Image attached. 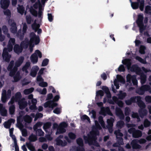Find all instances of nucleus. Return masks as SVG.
I'll return each instance as SVG.
<instances>
[{"mask_svg":"<svg viewBox=\"0 0 151 151\" xmlns=\"http://www.w3.org/2000/svg\"><path fill=\"white\" fill-rule=\"evenodd\" d=\"M87 140L89 145H93L97 147L100 146L97 140L96 135L94 132H90V134H88Z\"/></svg>","mask_w":151,"mask_h":151,"instance_id":"nucleus-1","label":"nucleus"},{"mask_svg":"<svg viewBox=\"0 0 151 151\" xmlns=\"http://www.w3.org/2000/svg\"><path fill=\"white\" fill-rule=\"evenodd\" d=\"M143 15L140 14L138 15L136 21V23L139 28V32L141 33H142L145 29V26H144L143 22Z\"/></svg>","mask_w":151,"mask_h":151,"instance_id":"nucleus-2","label":"nucleus"},{"mask_svg":"<svg viewBox=\"0 0 151 151\" xmlns=\"http://www.w3.org/2000/svg\"><path fill=\"white\" fill-rule=\"evenodd\" d=\"M41 58L42 57V54L41 52L39 50H35L34 53L32 54L31 57L30 59L31 62L33 64H35L37 63L38 60V57Z\"/></svg>","mask_w":151,"mask_h":151,"instance_id":"nucleus-3","label":"nucleus"},{"mask_svg":"<svg viewBox=\"0 0 151 151\" xmlns=\"http://www.w3.org/2000/svg\"><path fill=\"white\" fill-rule=\"evenodd\" d=\"M128 132L129 134H132L133 137L134 138L141 137L142 135V132L135 128H131L128 129Z\"/></svg>","mask_w":151,"mask_h":151,"instance_id":"nucleus-4","label":"nucleus"},{"mask_svg":"<svg viewBox=\"0 0 151 151\" xmlns=\"http://www.w3.org/2000/svg\"><path fill=\"white\" fill-rule=\"evenodd\" d=\"M30 41L31 43H34L37 45L40 42V40L38 35H37L34 32H31L29 35Z\"/></svg>","mask_w":151,"mask_h":151,"instance_id":"nucleus-5","label":"nucleus"},{"mask_svg":"<svg viewBox=\"0 0 151 151\" xmlns=\"http://www.w3.org/2000/svg\"><path fill=\"white\" fill-rule=\"evenodd\" d=\"M8 24L11 27L10 30L12 33H15L17 32V29L16 23L14 20L12 19H9L8 20Z\"/></svg>","mask_w":151,"mask_h":151,"instance_id":"nucleus-6","label":"nucleus"},{"mask_svg":"<svg viewBox=\"0 0 151 151\" xmlns=\"http://www.w3.org/2000/svg\"><path fill=\"white\" fill-rule=\"evenodd\" d=\"M14 61L13 60H12L7 68V70L10 71L9 76L11 77H13L17 72L14 70V67L13 68V67L14 66Z\"/></svg>","mask_w":151,"mask_h":151,"instance_id":"nucleus-7","label":"nucleus"},{"mask_svg":"<svg viewBox=\"0 0 151 151\" xmlns=\"http://www.w3.org/2000/svg\"><path fill=\"white\" fill-rule=\"evenodd\" d=\"M8 49L6 48H4L3 50V52L2 54V57L4 60L8 63L10 60V58L11 55L9 54Z\"/></svg>","mask_w":151,"mask_h":151,"instance_id":"nucleus-8","label":"nucleus"},{"mask_svg":"<svg viewBox=\"0 0 151 151\" xmlns=\"http://www.w3.org/2000/svg\"><path fill=\"white\" fill-rule=\"evenodd\" d=\"M24 58L23 56H20L18 60L16 61L15 63V65L14 67V70L15 71H17L18 70V68L23 63L24 60Z\"/></svg>","mask_w":151,"mask_h":151,"instance_id":"nucleus-9","label":"nucleus"},{"mask_svg":"<svg viewBox=\"0 0 151 151\" xmlns=\"http://www.w3.org/2000/svg\"><path fill=\"white\" fill-rule=\"evenodd\" d=\"M148 88L149 87L147 86V85H143L140 87L138 88L136 90V92L139 95H143L145 91H147Z\"/></svg>","mask_w":151,"mask_h":151,"instance_id":"nucleus-10","label":"nucleus"},{"mask_svg":"<svg viewBox=\"0 0 151 151\" xmlns=\"http://www.w3.org/2000/svg\"><path fill=\"white\" fill-rule=\"evenodd\" d=\"M10 4L9 0H1L0 1L1 6L4 10L6 9L9 7Z\"/></svg>","mask_w":151,"mask_h":151,"instance_id":"nucleus-11","label":"nucleus"},{"mask_svg":"<svg viewBox=\"0 0 151 151\" xmlns=\"http://www.w3.org/2000/svg\"><path fill=\"white\" fill-rule=\"evenodd\" d=\"M18 104L19 105V108L21 110L24 109L27 106V102L24 101V99L23 98L19 100L18 101Z\"/></svg>","mask_w":151,"mask_h":151,"instance_id":"nucleus-12","label":"nucleus"},{"mask_svg":"<svg viewBox=\"0 0 151 151\" xmlns=\"http://www.w3.org/2000/svg\"><path fill=\"white\" fill-rule=\"evenodd\" d=\"M138 142L136 139L133 140L131 142V145L133 149H139L141 148V146L137 144Z\"/></svg>","mask_w":151,"mask_h":151,"instance_id":"nucleus-13","label":"nucleus"},{"mask_svg":"<svg viewBox=\"0 0 151 151\" xmlns=\"http://www.w3.org/2000/svg\"><path fill=\"white\" fill-rule=\"evenodd\" d=\"M130 70L132 72H135L137 74H139L141 70L140 68L136 65H133L131 67Z\"/></svg>","mask_w":151,"mask_h":151,"instance_id":"nucleus-14","label":"nucleus"},{"mask_svg":"<svg viewBox=\"0 0 151 151\" xmlns=\"http://www.w3.org/2000/svg\"><path fill=\"white\" fill-rule=\"evenodd\" d=\"M142 97L139 96L138 97L137 101L136 102L137 104L140 107V109L145 108L146 107V105L145 103L142 100Z\"/></svg>","mask_w":151,"mask_h":151,"instance_id":"nucleus-15","label":"nucleus"},{"mask_svg":"<svg viewBox=\"0 0 151 151\" xmlns=\"http://www.w3.org/2000/svg\"><path fill=\"white\" fill-rule=\"evenodd\" d=\"M13 50L15 52L19 54L22 52L23 50V48L21 47L19 45L16 44L14 45Z\"/></svg>","mask_w":151,"mask_h":151,"instance_id":"nucleus-16","label":"nucleus"},{"mask_svg":"<svg viewBox=\"0 0 151 151\" xmlns=\"http://www.w3.org/2000/svg\"><path fill=\"white\" fill-rule=\"evenodd\" d=\"M114 122V120L112 117H111L110 119H108L107 120V127L109 130L112 129L113 126V123Z\"/></svg>","mask_w":151,"mask_h":151,"instance_id":"nucleus-17","label":"nucleus"},{"mask_svg":"<svg viewBox=\"0 0 151 151\" xmlns=\"http://www.w3.org/2000/svg\"><path fill=\"white\" fill-rule=\"evenodd\" d=\"M0 113L1 115L3 116H6L7 114V110L3 106V104H0Z\"/></svg>","mask_w":151,"mask_h":151,"instance_id":"nucleus-18","label":"nucleus"},{"mask_svg":"<svg viewBox=\"0 0 151 151\" xmlns=\"http://www.w3.org/2000/svg\"><path fill=\"white\" fill-rule=\"evenodd\" d=\"M116 115L119 116L120 119H124V115L120 108H118L116 109Z\"/></svg>","mask_w":151,"mask_h":151,"instance_id":"nucleus-19","label":"nucleus"},{"mask_svg":"<svg viewBox=\"0 0 151 151\" xmlns=\"http://www.w3.org/2000/svg\"><path fill=\"white\" fill-rule=\"evenodd\" d=\"M56 141L57 145L58 146L64 147L67 144V142L65 140L63 141L61 139H56Z\"/></svg>","mask_w":151,"mask_h":151,"instance_id":"nucleus-20","label":"nucleus"},{"mask_svg":"<svg viewBox=\"0 0 151 151\" xmlns=\"http://www.w3.org/2000/svg\"><path fill=\"white\" fill-rule=\"evenodd\" d=\"M145 108L140 109L139 110V112L140 116L143 118L145 116H146L147 113V111Z\"/></svg>","mask_w":151,"mask_h":151,"instance_id":"nucleus-21","label":"nucleus"},{"mask_svg":"<svg viewBox=\"0 0 151 151\" xmlns=\"http://www.w3.org/2000/svg\"><path fill=\"white\" fill-rule=\"evenodd\" d=\"M102 89L106 93V96L108 98H111V94L108 87L105 86H103L102 87Z\"/></svg>","mask_w":151,"mask_h":151,"instance_id":"nucleus-22","label":"nucleus"},{"mask_svg":"<svg viewBox=\"0 0 151 151\" xmlns=\"http://www.w3.org/2000/svg\"><path fill=\"white\" fill-rule=\"evenodd\" d=\"M13 77L14 80L12 81V82H18L21 78L19 72V71H17Z\"/></svg>","mask_w":151,"mask_h":151,"instance_id":"nucleus-23","label":"nucleus"},{"mask_svg":"<svg viewBox=\"0 0 151 151\" xmlns=\"http://www.w3.org/2000/svg\"><path fill=\"white\" fill-rule=\"evenodd\" d=\"M25 33L22 32V30L21 29L19 30L17 32L16 35L17 37L19 38L20 40H23L24 37Z\"/></svg>","mask_w":151,"mask_h":151,"instance_id":"nucleus-24","label":"nucleus"},{"mask_svg":"<svg viewBox=\"0 0 151 151\" xmlns=\"http://www.w3.org/2000/svg\"><path fill=\"white\" fill-rule=\"evenodd\" d=\"M118 96L119 99L123 100L127 96V94L126 93L123 92L122 91H120Z\"/></svg>","mask_w":151,"mask_h":151,"instance_id":"nucleus-25","label":"nucleus"},{"mask_svg":"<svg viewBox=\"0 0 151 151\" xmlns=\"http://www.w3.org/2000/svg\"><path fill=\"white\" fill-rule=\"evenodd\" d=\"M30 65V63L29 61L27 62L22 68V70L23 71H25L26 73L28 72L27 69Z\"/></svg>","mask_w":151,"mask_h":151,"instance_id":"nucleus-26","label":"nucleus"},{"mask_svg":"<svg viewBox=\"0 0 151 151\" xmlns=\"http://www.w3.org/2000/svg\"><path fill=\"white\" fill-rule=\"evenodd\" d=\"M23 119L25 122L30 123L32 121V118L29 115H26L23 117Z\"/></svg>","mask_w":151,"mask_h":151,"instance_id":"nucleus-27","label":"nucleus"},{"mask_svg":"<svg viewBox=\"0 0 151 151\" xmlns=\"http://www.w3.org/2000/svg\"><path fill=\"white\" fill-rule=\"evenodd\" d=\"M113 100L114 101H116V103L118 106L120 107H122L124 105L123 102L121 100H118L117 97L114 96L113 97Z\"/></svg>","mask_w":151,"mask_h":151,"instance_id":"nucleus-28","label":"nucleus"},{"mask_svg":"<svg viewBox=\"0 0 151 151\" xmlns=\"http://www.w3.org/2000/svg\"><path fill=\"white\" fill-rule=\"evenodd\" d=\"M17 12L18 13L22 15L23 14L25 9L23 5H18V7L17 8Z\"/></svg>","mask_w":151,"mask_h":151,"instance_id":"nucleus-29","label":"nucleus"},{"mask_svg":"<svg viewBox=\"0 0 151 151\" xmlns=\"http://www.w3.org/2000/svg\"><path fill=\"white\" fill-rule=\"evenodd\" d=\"M40 27V24H37L35 22V20L34 23L32 25V29L35 30V32H37V29Z\"/></svg>","mask_w":151,"mask_h":151,"instance_id":"nucleus-30","label":"nucleus"},{"mask_svg":"<svg viewBox=\"0 0 151 151\" xmlns=\"http://www.w3.org/2000/svg\"><path fill=\"white\" fill-rule=\"evenodd\" d=\"M98 121L101 127L103 128H105V122L103 120V117L101 116H99Z\"/></svg>","mask_w":151,"mask_h":151,"instance_id":"nucleus-31","label":"nucleus"},{"mask_svg":"<svg viewBox=\"0 0 151 151\" xmlns=\"http://www.w3.org/2000/svg\"><path fill=\"white\" fill-rule=\"evenodd\" d=\"M137 2L140 3L139 9L140 10L142 11L144 10V8L145 5L144 0H137Z\"/></svg>","mask_w":151,"mask_h":151,"instance_id":"nucleus-32","label":"nucleus"},{"mask_svg":"<svg viewBox=\"0 0 151 151\" xmlns=\"http://www.w3.org/2000/svg\"><path fill=\"white\" fill-rule=\"evenodd\" d=\"M146 76L144 73L140 75V82L142 84H144L146 81Z\"/></svg>","mask_w":151,"mask_h":151,"instance_id":"nucleus-33","label":"nucleus"},{"mask_svg":"<svg viewBox=\"0 0 151 151\" xmlns=\"http://www.w3.org/2000/svg\"><path fill=\"white\" fill-rule=\"evenodd\" d=\"M29 139L30 142H34L37 140V137L36 135L32 134L29 136Z\"/></svg>","mask_w":151,"mask_h":151,"instance_id":"nucleus-34","label":"nucleus"},{"mask_svg":"<svg viewBox=\"0 0 151 151\" xmlns=\"http://www.w3.org/2000/svg\"><path fill=\"white\" fill-rule=\"evenodd\" d=\"M22 97V96L21 93L19 92H18L16 93H15V101L16 102L19 101V100H20V99Z\"/></svg>","mask_w":151,"mask_h":151,"instance_id":"nucleus-35","label":"nucleus"},{"mask_svg":"<svg viewBox=\"0 0 151 151\" xmlns=\"http://www.w3.org/2000/svg\"><path fill=\"white\" fill-rule=\"evenodd\" d=\"M131 6L133 9H137L139 7V4L140 3L137 2H132L131 1Z\"/></svg>","mask_w":151,"mask_h":151,"instance_id":"nucleus-36","label":"nucleus"},{"mask_svg":"<svg viewBox=\"0 0 151 151\" xmlns=\"http://www.w3.org/2000/svg\"><path fill=\"white\" fill-rule=\"evenodd\" d=\"M15 111V106L14 105H12L9 107V111L10 114L13 115Z\"/></svg>","mask_w":151,"mask_h":151,"instance_id":"nucleus-37","label":"nucleus"},{"mask_svg":"<svg viewBox=\"0 0 151 151\" xmlns=\"http://www.w3.org/2000/svg\"><path fill=\"white\" fill-rule=\"evenodd\" d=\"M26 144L28 149L31 151H35V147L31 143L27 142Z\"/></svg>","mask_w":151,"mask_h":151,"instance_id":"nucleus-38","label":"nucleus"},{"mask_svg":"<svg viewBox=\"0 0 151 151\" xmlns=\"http://www.w3.org/2000/svg\"><path fill=\"white\" fill-rule=\"evenodd\" d=\"M34 88L32 87L29 89H25L24 91V93L25 95H28L32 93L34 91Z\"/></svg>","mask_w":151,"mask_h":151,"instance_id":"nucleus-39","label":"nucleus"},{"mask_svg":"<svg viewBox=\"0 0 151 151\" xmlns=\"http://www.w3.org/2000/svg\"><path fill=\"white\" fill-rule=\"evenodd\" d=\"M65 129L63 128H62L60 127L57 129V131L56 132V134H59L61 133H63L66 132Z\"/></svg>","mask_w":151,"mask_h":151,"instance_id":"nucleus-40","label":"nucleus"},{"mask_svg":"<svg viewBox=\"0 0 151 151\" xmlns=\"http://www.w3.org/2000/svg\"><path fill=\"white\" fill-rule=\"evenodd\" d=\"M42 123L40 122H37L33 126V129L34 131H36L38 129V127H40L42 125Z\"/></svg>","mask_w":151,"mask_h":151,"instance_id":"nucleus-41","label":"nucleus"},{"mask_svg":"<svg viewBox=\"0 0 151 151\" xmlns=\"http://www.w3.org/2000/svg\"><path fill=\"white\" fill-rule=\"evenodd\" d=\"M135 76V75L132 76L130 74H128L126 76L127 82L129 83H130L131 81H132L133 79V77H134Z\"/></svg>","mask_w":151,"mask_h":151,"instance_id":"nucleus-42","label":"nucleus"},{"mask_svg":"<svg viewBox=\"0 0 151 151\" xmlns=\"http://www.w3.org/2000/svg\"><path fill=\"white\" fill-rule=\"evenodd\" d=\"M30 12L34 16L36 17L37 16L38 14L37 11L34 9L32 6L30 8Z\"/></svg>","mask_w":151,"mask_h":151,"instance_id":"nucleus-43","label":"nucleus"},{"mask_svg":"<svg viewBox=\"0 0 151 151\" xmlns=\"http://www.w3.org/2000/svg\"><path fill=\"white\" fill-rule=\"evenodd\" d=\"M76 142L77 144L80 147H83V139L81 138H78L76 140Z\"/></svg>","mask_w":151,"mask_h":151,"instance_id":"nucleus-44","label":"nucleus"},{"mask_svg":"<svg viewBox=\"0 0 151 151\" xmlns=\"http://www.w3.org/2000/svg\"><path fill=\"white\" fill-rule=\"evenodd\" d=\"M5 10H6L4 11V14L7 16L9 19H10V18L11 16V12L10 11L7 9Z\"/></svg>","mask_w":151,"mask_h":151,"instance_id":"nucleus-45","label":"nucleus"},{"mask_svg":"<svg viewBox=\"0 0 151 151\" xmlns=\"http://www.w3.org/2000/svg\"><path fill=\"white\" fill-rule=\"evenodd\" d=\"M116 125L118 128H121L124 127V123L123 121H119L117 122Z\"/></svg>","mask_w":151,"mask_h":151,"instance_id":"nucleus-46","label":"nucleus"},{"mask_svg":"<svg viewBox=\"0 0 151 151\" xmlns=\"http://www.w3.org/2000/svg\"><path fill=\"white\" fill-rule=\"evenodd\" d=\"M151 125V122L147 119H145L144 122V126L145 127H149Z\"/></svg>","mask_w":151,"mask_h":151,"instance_id":"nucleus-47","label":"nucleus"},{"mask_svg":"<svg viewBox=\"0 0 151 151\" xmlns=\"http://www.w3.org/2000/svg\"><path fill=\"white\" fill-rule=\"evenodd\" d=\"M135 59L141 63L143 64H146V62L145 60H144V59L139 56H137L135 58Z\"/></svg>","mask_w":151,"mask_h":151,"instance_id":"nucleus-48","label":"nucleus"},{"mask_svg":"<svg viewBox=\"0 0 151 151\" xmlns=\"http://www.w3.org/2000/svg\"><path fill=\"white\" fill-rule=\"evenodd\" d=\"M38 136H41L44 135V132L41 129H38L37 130L35 131Z\"/></svg>","mask_w":151,"mask_h":151,"instance_id":"nucleus-49","label":"nucleus"},{"mask_svg":"<svg viewBox=\"0 0 151 151\" xmlns=\"http://www.w3.org/2000/svg\"><path fill=\"white\" fill-rule=\"evenodd\" d=\"M145 12L147 14L151 13V6L147 5L145 7Z\"/></svg>","mask_w":151,"mask_h":151,"instance_id":"nucleus-50","label":"nucleus"},{"mask_svg":"<svg viewBox=\"0 0 151 151\" xmlns=\"http://www.w3.org/2000/svg\"><path fill=\"white\" fill-rule=\"evenodd\" d=\"M114 133L116 135V137H118V136L121 137L123 135V134L120 132V131L119 130L115 131Z\"/></svg>","mask_w":151,"mask_h":151,"instance_id":"nucleus-51","label":"nucleus"},{"mask_svg":"<svg viewBox=\"0 0 151 151\" xmlns=\"http://www.w3.org/2000/svg\"><path fill=\"white\" fill-rule=\"evenodd\" d=\"M49 60L47 58L44 59L42 61V66H47L48 64Z\"/></svg>","mask_w":151,"mask_h":151,"instance_id":"nucleus-52","label":"nucleus"},{"mask_svg":"<svg viewBox=\"0 0 151 151\" xmlns=\"http://www.w3.org/2000/svg\"><path fill=\"white\" fill-rule=\"evenodd\" d=\"M122 62L123 64L127 65V66L128 67L130 66L131 64V63L127 59H125L124 61L123 60Z\"/></svg>","mask_w":151,"mask_h":151,"instance_id":"nucleus-53","label":"nucleus"},{"mask_svg":"<svg viewBox=\"0 0 151 151\" xmlns=\"http://www.w3.org/2000/svg\"><path fill=\"white\" fill-rule=\"evenodd\" d=\"M6 92L4 94H2L1 97V100L3 103H5L6 102Z\"/></svg>","mask_w":151,"mask_h":151,"instance_id":"nucleus-54","label":"nucleus"},{"mask_svg":"<svg viewBox=\"0 0 151 151\" xmlns=\"http://www.w3.org/2000/svg\"><path fill=\"white\" fill-rule=\"evenodd\" d=\"M51 126V122H47L44 124L43 128L44 129H48Z\"/></svg>","mask_w":151,"mask_h":151,"instance_id":"nucleus-55","label":"nucleus"},{"mask_svg":"<svg viewBox=\"0 0 151 151\" xmlns=\"http://www.w3.org/2000/svg\"><path fill=\"white\" fill-rule=\"evenodd\" d=\"M145 47L143 45H141L140 47L139 52L141 54H144L145 53Z\"/></svg>","mask_w":151,"mask_h":151,"instance_id":"nucleus-56","label":"nucleus"},{"mask_svg":"<svg viewBox=\"0 0 151 151\" xmlns=\"http://www.w3.org/2000/svg\"><path fill=\"white\" fill-rule=\"evenodd\" d=\"M138 97H139V96H132L131 97L130 99L132 103H136L137 101Z\"/></svg>","mask_w":151,"mask_h":151,"instance_id":"nucleus-57","label":"nucleus"},{"mask_svg":"<svg viewBox=\"0 0 151 151\" xmlns=\"http://www.w3.org/2000/svg\"><path fill=\"white\" fill-rule=\"evenodd\" d=\"M68 136L70 138L72 139H74L76 138V135L74 133L70 132L68 133Z\"/></svg>","mask_w":151,"mask_h":151,"instance_id":"nucleus-58","label":"nucleus"},{"mask_svg":"<svg viewBox=\"0 0 151 151\" xmlns=\"http://www.w3.org/2000/svg\"><path fill=\"white\" fill-rule=\"evenodd\" d=\"M117 142L120 144V145H123L124 144L123 142V139L122 137H117Z\"/></svg>","mask_w":151,"mask_h":151,"instance_id":"nucleus-59","label":"nucleus"},{"mask_svg":"<svg viewBox=\"0 0 151 151\" xmlns=\"http://www.w3.org/2000/svg\"><path fill=\"white\" fill-rule=\"evenodd\" d=\"M2 30L4 34H7L8 32V28L6 25H4L2 27Z\"/></svg>","mask_w":151,"mask_h":151,"instance_id":"nucleus-60","label":"nucleus"},{"mask_svg":"<svg viewBox=\"0 0 151 151\" xmlns=\"http://www.w3.org/2000/svg\"><path fill=\"white\" fill-rule=\"evenodd\" d=\"M39 85L40 86L42 87H46L47 86L48 84L47 82H44L43 81H42V82L40 83Z\"/></svg>","mask_w":151,"mask_h":151,"instance_id":"nucleus-61","label":"nucleus"},{"mask_svg":"<svg viewBox=\"0 0 151 151\" xmlns=\"http://www.w3.org/2000/svg\"><path fill=\"white\" fill-rule=\"evenodd\" d=\"M81 119L82 120H84L86 119L88 121H90L89 118L86 114L83 115L81 116Z\"/></svg>","mask_w":151,"mask_h":151,"instance_id":"nucleus-62","label":"nucleus"},{"mask_svg":"<svg viewBox=\"0 0 151 151\" xmlns=\"http://www.w3.org/2000/svg\"><path fill=\"white\" fill-rule=\"evenodd\" d=\"M13 47V45L12 43H8L7 49L8 50V51L9 52H10L12 51Z\"/></svg>","mask_w":151,"mask_h":151,"instance_id":"nucleus-63","label":"nucleus"},{"mask_svg":"<svg viewBox=\"0 0 151 151\" xmlns=\"http://www.w3.org/2000/svg\"><path fill=\"white\" fill-rule=\"evenodd\" d=\"M145 100L148 103H151V96H145Z\"/></svg>","mask_w":151,"mask_h":151,"instance_id":"nucleus-64","label":"nucleus"}]
</instances>
